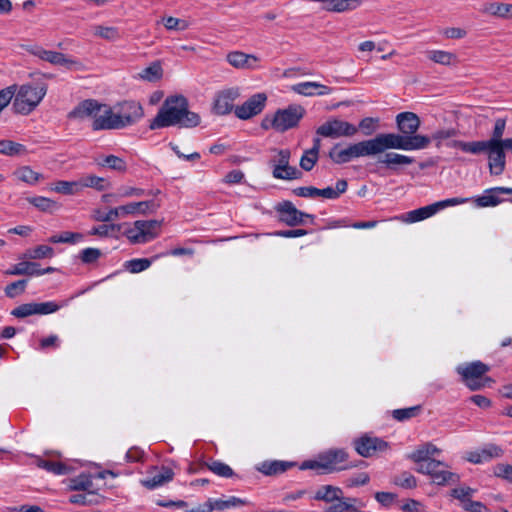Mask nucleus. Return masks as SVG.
Listing matches in <instances>:
<instances>
[{"label": "nucleus", "mask_w": 512, "mask_h": 512, "mask_svg": "<svg viewBox=\"0 0 512 512\" xmlns=\"http://www.w3.org/2000/svg\"><path fill=\"white\" fill-rule=\"evenodd\" d=\"M117 113H119L120 120H122L123 128L134 124L144 115L141 104L135 101H125L122 103Z\"/></svg>", "instance_id": "obj_17"}, {"label": "nucleus", "mask_w": 512, "mask_h": 512, "mask_svg": "<svg viewBox=\"0 0 512 512\" xmlns=\"http://www.w3.org/2000/svg\"><path fill=\"white\" fill-rule=\"evenodd\" d=\"M369 143L374 156L389 149L404 151L425 149L430 145V138L426 135L406 136L402 133H380L369 139Z\"/></svg>", "instance_id": "obj_2"}, {"label": "nucleus", "mask_w": 512, "mask_h": 512, "mask_svg": "<svg viewBox=\"0 0 512 512\" xmlns=\"http://www.w3.org/2000/svg\"><path fill=\"white\" fill-rule=\"evenodd\" d=\"M82 239H83V235L81 233L65 231V232H62L60 235L51 236L48 239V241L50 243H54V244H56V243L74 244Z\"/></svg>", "instance_id": "obj_51"}, {"label": "nucleus", "mask_w": 512, "mask_h": 512, "mask_svg": "<svg viewBox=\"0 0 512 512\" xmlns=\"http://www.w3.org/2000/svg\"><path fill=\"white\" fill-rule=\"evenodd\" d=\"M490 370V367L481 361H473L456 368L457 373L462 377V380H469L471 378H484V375Z\"/></svg>", "instance_id": "obj_21"}, {"label": "nucleus", "mask_w": 512, "mask_h": 512, "mask_svg": "<svg viewBox=\"0 0 512 512\" xmlns=\"http://www.w3.org/2000/svg\"><path fill=\"white\" fill-rule=\"evenodd\" d=\"M446 145L448 147L457 148L465 153H470L473 155L487 153V150L489 149L488 140L471 142H465L461 140H450L449 142L446 143Z\"/></svg>", "instance_id": "obj_24"}, {"label": "nucleus", "mask_w": 512, "mask_h": 512, "mask_svg": "<svg viewBox=\"0 0 512 512\" xmlns=\"http://www.w3.org/2000/svg\"><path fill=\"white\" fill-rule=\"evenodd\" d=\"M339 146V144H335L328 154L336 164H345L359 157L373 156L369 139L350 144L345 149H339Z\"/></svg>", "instance_id": "obj_6"}, {"label": "nucleus", "mask_w": 512, "mask_h": 512, "mask_svg": "<svg viewBox=\"0 0 512 512\" xmlns=\"http://www.w3.org/2000/svg\"><path fill=\"white\" fill-rule=\"evenodd\" d=\"M360 0H329L327 5H323V9L330 12L351 11L359 7Z\"/></svg>", "instance_id": "obj_33"}, {"label": "nucleus", "mask_w": 512, "mask_h": 512, "mask_svg": "<svg viewBox=\"0 0 512 512\" xmlns=\"http://www.w3.org/2000/svg\"><path fill=\"white\" fill-rule=\"evenodd\" d=\"M27 284V279H20L8 284L4 289L6 297L13 299L23 294L26 290Z\"/></svg>", "instance_id": "obj_49"}, {"label": "nucleus", "mask_w": 512, "mask_h": 512, "mask_svg": "<svg viewBox=\"0 0 512 512\" xmlns=\"http://www.w3.org/2000/svg\"><path fill=\"white\" fill-rule=\"evenodd\" d=\"M353 446L359 455L368 458L376 452L385 451L388 448V443L381 438L364 435L355 439Z\"/></svg>", "instance_id": "obj_13"}, {"label": "nucleus", "mask_w": 512, "mask_h": 512, "mask_svg": "<svg viewBox=\"0 0 512 512\" xmlns=\"http://www.w3.org/2000/svg\"><path fill=\"white\" fill-rule=\"evenodd\" d=\"M430 477L437 485H445L447 483H456L459 481V476L457 474L440 468L431 473Z\"/></svg>", "instance_id": "obj_43"}, {"label": "nucleus", "mask_w": 512, "mask_h": 512, "mask_svg": "<svg viewBox=\"0 0 512 512\" xmlns=\"http://www.w3.org/2000/svg\"><path fill=\"white\" fill-rule=\"evenodd\" d=\"M93 487L92 479L87 475H80L71 480L70 488L74 491H89Z\"/></svg>", "instance_id": "obj_60"}, {"label": "nucleus", "mask_w": 512, "mask_h": 512, "mask_svg": "<svg viewBox=\"0 0 512 512\" xmlns=\"http://www.w3.org/2000/svg\"><path fill=\"white\" fill-rule=\"evenodd\" d=\"M476 206L478 207H494L503 202L499 193L488 192V189L484 191V194L474 199Z\"/></svg>", "instance_id": "obj_42"}, {"label": "nucleus", "mask_w": 512, "mask_h": 512, "mask_svg": "<svg viewBox=\"0 0 512 512\" xmlns=\"http://www.w3.org/2000/svg\"><path fill=\"white\" fill-rule=\"evenodd\" d=\"M213 503H214L213 507H215V510L224 511L229 508L243 506L246 504V501L241 498L231 496L227 500H222V499L213 500Z\"/></svg>", "instance_id": "obj_56"}, {"label": "nucleus", "mask_w": 512, "mask_h": 512, "mask_svg": "<svg viewBox=\"0 0 512 512\" xmlns=\"http://www.w3.org/2000/svg\"><path fill=\"white\" fill-rule=\"evenodd\" d=\"M481 12L484 14H489L495 17L511 19L512 18V4L506 3H486L481 8Z\"/></svg>", "instance_id": "obj_29"}, {"label": "nucleus", "mask_w": 512, "mask_h": 512, "mask_svg": "<svg viewBox=\"0 0 512 512\" xmlns=\"http://www.w3.org/2000/svg\"><path fill=\"white\" fill-rule=\"evenodd\" d=\"M295 466L294 462L281 461V460H273V461H264L257 466V470L261 473L273 476L279 475L281 473L286 472L288 469Z\"/></svg>", "instance_id": "obj_26"}, {"label": "nucleus", "mask_w": 512, "mask_h": 512, "mask_svg": "<svg viewBox=\"0 0 512 512\" xmlns=\"http://www.w3.org/2000/svg\"><path fill=\"white\" fill-rule=\"evenodd\" d=\"M342 495L343 491L341 488L332 485H323L316 491L314 499L317 501L332 503L339 500Z\"/></svg>", "instance_id": "obj_31"}, {"label": "nucleus", "mask_w": 512, "mask_h": 512, "mask_svg": "<svg viewBox=\"0 0 512 512\" xmlns=\"http://www.w3.org/2000/svg\"><path fill=\"white\" fill-rule=\"evenodd\" d=\"M459 134V130L455 128H443L438 129L432 133L429 137L430 142L433 140L436 143V147H441L443 141L450 140Z\"/></svg>", "instance_id": "obj_45"}, {"label": "nucleus", "mask_w": 512, "mask_h": 512, "mask_svg": "<svg viewBox=\"0 0 512 512\" xmlns=\"http://www.w3.org/2000/svg\"><path fill=\"white\" fill-rule=\"evenodd\" d=\"M69 501L73 504L79 505H93L99 502L98 496L90 490L86 491V493H79L70 496Z\"/></svg>", "instance_id": "obj_53"}, {"label": "nucleus", "mask_w": 512, "mask_h": 512, "mask_svg": "<svg viewBox=\"0 0 512 512\" xmlns=\"http://www.w3.org/2000/svg\"><path fill=\"white\" fill-rule=\"evenodd\" d=\"M124 224H102L96 227H93L88 234L92 236L99 237H118V234L121 232Z\"/></svg>", "instance_id": "obj_35"}, {"label": "nucleus", "mask_w": 512, "mask_h": 512, "mask_svg": "<svg viewBox=\"0 0 512 512\" xmlns=\"http://www.w3.org/2000/svg\"><path fill=\"white\" fill-rule=\"evenodd\" d=\"M93 34L110 42L118 41L122 37L120 30L114 26L95 25L93 27Z\"/></svg>", "instance_id": "obj_34"}, {"label": "nucleus", "mask_w": 512, "mask_h": 512, "mask_svg": "<svg viewBox=\"0 0 512 512\" xmlns=\"http://www.w3.org/2000/svg\"><path fill=\"white\" fill-rule=\"evenodd\" d=\"M53 190L64 195H73L81 191L80 181H58L55 183Z\"/></svg>", "instance_id": "obj_47"}, {"label": "nucleus", "mask_w": 512, "mask_h": 512, "mask_svg": "<svg viewBox=\"0 0 512 512\" xmlns=\"http://www.w3.org/2000/svg\"><path fill=\"white\" fill-rule=\"evenodd\" d=\"M272 175L276 179L281 180H297L301 179L303 173L294 166H283L275 167L272 171Z\"/></svg>", "instance_id": "obj_36"}, {"label": "nucleus", "mask_w": 512, "mask_h": 512, "mask_svg": "<svg viewBox=\"0 0 512 512\" xmlns=\"http://www.w3.org/2000/svg\"><path fill=\"white\" fill-rule=\"evenodd\" d=\"M436 205L430 204L412 211H409L401 216L397 217V219L406 222V223H415L418 221L425 220L434 214H436Z\"/></svg>", "instance_id": "obj_28"}, {"label": "nucleus", "mask_w": 512, "mask_h": 512, "mask_svg": "<svg viewBox=\"0 0 512 512\" xmlns=\"http://www.w3.org/2000/svg\"><path fill=\"white\" fill-rule=\"evenodd\" d=\"M505 127L506 120L504 118L496 119L491 138L488 139L489 144H498L504 141L502 137L505 131Z\"/></svg>", "instance_id": "obj_59"}, {"label": "nucleus", "mask_w": 512, "mask_h": 512, "mask_svg": "<svg viewBox=\"0 0 512 512\" xmlns=\"http://www.w3.org/2000/svg\"><path fill=\"white\" fill-rule=\"evenodd\" d=\"M355 498H344L343 495L339 500L332 502L333 504L329 506L326 512H347L348 509H351L352 502H356Z\"/></svg>", "instance_id": "obj_61"}, {"label": "nucleus", "mask_w": 512, "mask_h": 512, "mask_svg": "<svg viewBox=\"0 0 512 512\" xmlns=\"http://www.w3.org/2000/svg\"><path fill=\"white\" fill-rule=\"evenodd\" d=\"M38 466L55 475H67L72 471V468L69 465L50 460L40 459L38 461Z\"/></svg>", "instance_id": "obj_38"}, {"label": "nucleus", "mask_w": 512, "mask_h": 512, "mask_svg": "<svg viewBox=\"0 0 512 512\" xmlns=\"http://www.w3.org/2000/svg\"><path fill=\"white\" fill-rule=\"evenodd\" d=\"M487 153L490 173L496 176L501 175L506 167L505 148L501 143L489 144V149L487 150Z\"/></svg>", "instance_id": "obj_16"}, {"label": "nucleus", "mask_w": 512, "mask_h": 512, "mask_svg": "<svg viewBox=\"0 0 512 512\" xmlns=\"http://www.w3.org/2000/svg\"><path fill=\"white\" fill-rule=\"evenodd\" d=\"M66 303L57 304L54 301L34 303L35 315H47L51 313L57 312L60 308H62Z\"/></svg>", "instance_id": "obj_55"}, {"label": "nucleus", "mask_w": 512, "mask_h": 512, "mask_svg": "<svg viewBox=\"0 0 512 512\" xmlns=\"http://www.w3.org/2000/svg\"><path fill=\"white\" fill-rule=\"evenodd\" d=\"M102 110V104L94 99H87L79 103L71 112L68 114L70 119L83 120L88 117L96 118L97 113Z\"/></svg>", "instance_id": "obj_19"}, {"label": "nucleus", "mask_w": 512, "mask_h": 512, "mask_svg": "<svg viewBox=\"0 0 512 512\" xmlns=\"http://www.w3.org/2000/svg\"><path fill=\"white\" fill-rule=\"evenodd\" d=\"M358 132V128L344 120L336 117L329 118L316 129V134L325 138L353 137Z\"/></svg>", "instance_id": "obj_9"}, {"label": "nucleus", "mask_w": 512, "mask_h": 512, "mask_svg": "<svg viewBox=\"0 0 512 512\" xmlns=\"http://www.w3.org/2000/svg\"><path fill=\"white\" fill-rule=\"evenodd\" d=\"M15 174L17 175L19 180L26 182L28 184H35L42 178V175L40 173L33 171L28 166H23L19 168L15 172Z\"/></svg>", "instance_id": "obj_50"}, {"label": "nucleus", "mask_w": 512, "mask_h": 512, "mask_svg": "<svg viewBox=\"0 0 512 512\" xmlns=\"http://www.w3.org/2000/svg\"><path fill=\"white\" fill-rule=\"evenodd\" d=\"M25 50L40 60L46 61L52 65L63 66L70 71H81L84 68L81 61L61 52L46 50L36 44L25 46Z\"/></svg>", "instance_id": "obj_5"}, {"label": "nucleus", "mask_w": 512, "mask_h": 512, "mask_svg": "<svg viewBox=\"0 0 512 512\" xmlns=\"http://www.w3.org/2000/svg\"><path fill=\"white\" fill-rule=\"evenodd\" d=\"M377 164L385 166L387 169L396 171L398 166L410 165L414 162V158L402 155L396 152H384L378 154Z\"/></svg>", "instance_id": "obj_20"}, {"label": "nucleus", "mask_w": 512, "mask_h": 512, "mask_svg": "<svg viewBox=\"0 0 512 512\" xmlns=\"http://www.w3.org/2000/svg\"><path fill=\"white\" fill-rule=\"evenodd\" d=\"M266 101L267 96L265 93H256L242 105L236 106L234 113L239 119L248 120L263 111Z\"/></svg>", "instance_id": "obj_12"}, {"label": "nucleus", "mask_w": 512, "mask_h": 512, "mask_svg": "<svg viewBox=\"0 0 512 512\" xmlns=\"http://www.w3.org/2000/svg\"><path fill=\"white\" fill-rule=\"evenodd\" d=\"M240 96L238 87H230L219 91L214 100V111L219 115L229 114L234 108L233 102Z\"/></svg>", "instance_id": "obj_15"}, {"label": "nucleus", "mask_w": 512, "mask_h": 512, "mask_svg": "<svg viewBox=\"0 0 512 512\" xmlns=\"http://www.w3.org/2000/svg\"><path fill=\"white\" fill-rule=\"evenodd\" d=\"M479 452L484 462L490 461L494 458H500L504 454L503 449L495 444H488L479 450Z\"/></svg>", "instance_id": "obj_57"}, {"label": "nucleus", "mask_w": 512, "mask_h": 512, "mask_svg": "<svg viewBox=\"0 0 512 512\" xmlns=\"http://www.w3.org/2000/svg\"><path fill=\"white\" fill-rule=\"evenodd\" d=\"M39 263L35 261H21L17 264L12 265L10 268L5 270L3 273L6 276H37Z\"/></svg>", "instance_id": "obj_27"}, {"label": "nucleus", "mask_w": 512, "mask_h": 512, "mask_svg": "<svg viewBox=\"0 0 512 512\" xmlns=\"http://www.w3.org/2000/svg\"><path fill=\"white\" fill-rule=\"evenodd\" d=\"M152 471H158L151 478L141 480V484L147 489H154L156 487L162 486L163 484L171 481L174 477V472L171 468L167 466H162L160 469L156 466L151 467Z\"/></svg>", "instance_id": "obj_23"}, {"label": "nucleus", "mask_w": 512, "mask_h": 512, "mask_svg": "<svg viewBox=\"0 0 512 512\" xmlns=\"http://www.w3.org/2000/svg\"><path fill=\"white\" fill-rule=\"evenodd\" d=\"M279 220L288 226H297L305 223V218L313 221L314 215L298 210L291 201H283L275 206Z\"/></svg>", "instance_id": "obj_11"}, {"label": "nucleus", "mask_w": 512, "mask_h": 512, "mask_svg": "<svg viewBox=\"0 0 512 512\" xmlns=\"http://www.w3.org/2000/svg\"><path fill=\"white\" fill-rule=\"evenodd\" d=\"M200 123V116L188 109V101L182 95L168 96L161 105L157 115L150 122L151 130L180 126L193 128Z\"/></svg>", "instance_id": "obj_1"}, {"label": "nucleus", "mask_w": 512, "mask_h": 512, "mask_svg": "<svg viewBox=\"0 0 512 512\" xmlns=\"http://www.w3.org/2000/svg\"><path fill=\"white\" fill-rule=\"evenodd\" d=\"M396 124L400 133L406 136H416L421 121L413 112H401L396 116Z\"/></svg>", "instance_id": "obj_18"}, {"label": "nucleus", "mask_w": 512, "mask_h": 512, "mask_svg": "<svg viewBox=\"0 0 512 512\" xmlns=\"http://www.w3.org/2000/svg\"><path fill=\"white\" fill-rule=\"evenodd\" d=\"M348 183L346 180L341 179L336 182L335 188L326 187L324 189L318 188L317 197H323L326 199H337L339 196L346 192Z\"/></svg>", "instance_id": "obj_37"}, {"label": "nucleus", "mask_w": 512, "mask_h": 512, "mask_svg": "<svg viewBox=\"0 0 512 512\" xmlns=\"http://www.w3.org/2000/svg\"><path fill=\"white\" fill-rule=\"evenodd\" d=\"M204 466L207 467L211 472H213L217 476L224 477V478H231L234 476L233 469L229 465H227L219 460L211 459V460L205 462Z\"/></svg>", "instance_id": "obj_40"}, {"label": "nucleus", "mask_w": 512, "mask_h": 512, "mask_svg": "<svg viewBox=\"0 0 512 512\" xmlns=\"http://www.w3.org/2000/svg\"><path fill=\"white\" fill-rule=\"evenodd\" d=\"M421 410L422 406L416 405L408 408L395 409L392 415L395 420L402 422L418 416Z\"/></svg>", "instance_id": "obj_48"}, {"label": "nucleus", "mask_w": 512, "mask_h": 512, "mask_svg": "<svg viewBox=\"0 0 512 512\" xmlns=\"http://www.w3.org/2000/svg\"><path fill=\"white\" fill-rule=\"evenodd\" d=\"M94 161L99 167H107L117 172H125L127 170L125 160L115 155H101L96 157Z\"/></svg>", "instance_id": "obj_30"}, {"label": "nucleus", "mask_w": 512, "mask_h": 512, "mask_svg": "<svg viewBox=\"0 0 512 512\" xmlns=\"http://www.w3.org/2000/svg\"><path fill=\"white\" fill-rule=\"evenodd\" d=\"M320 456L321 473H332L357 467V463L348 462L349 454L344 449H329Z\"/></svg>", "instance_id": "obj_8"}, {"label": "nucleus", "mask_w": 512, "mask_h": 512, "mask_svg": "<svg viewBox=\"0 0 512 512\" xmlns=\"http://www.w3.org/2000/svg\"><path fill=\"white\" fill-rule=\"evenodd\" d=\"M160 207V204L155 200L132 202L116 208L110 209L108 212H103L99 209L94 210L93 219L99 222H111L121 216L155 213Z\"/></svg>", "instance_id": "obj_4"}, {"label": "nucleus", "mask_w": 512, "mask_h": 512, "mask_svg": "<svg viewBox=\"0 0 512 512\" xmlns=\"http://www.w3.org/2000/svg\"><path fill=\"white\" fill-rule=\"evenodd\" d=\"M228 63L237 69H255L259 58L253 54L233 51L227 54Z\"/></svg>", "instance_id": "obj_22"}, {"label": "nucleus", "mask_w": 512, "mask_h": 512, "mask_svg": "<svg viewBox=\"0 0 512 512\" xmlns=\"http://www.w3.org/2000/svg\"><path fill=\"white\" fill-rule=\"evenodd\" d=\"M93 130H112L123 128L122 120H120L119 113L113 112V110L107 105L102 104V110L97 113L96 118L92 123Z\"/></svg>", "instance_id": "obj_14"}, {"label": "nucleus", "mask_w": 512, "mask_h": 512, "mask_svg": "<svg viewBox=\"0 0 512 512\" xmlns=\"http://www.w3.org/2000/svg\"><path fill=\"white\" fill-rule=\"evenodd\" d=\"M161 222L157 220H137L133 227L126 228L122 233L133 243H146L157 237Z\"/></svg>", "instance_id": "obj_7"}, {"label": "nucleus", "mask_w": 512, "mask_h": 512, "mask_svg": "<svg viewBox=\"0 0 512 512\" xmlns=\"http://www.w3.org/2000/svg\"><path fill=\"white\" fill-rule=\"evenodd\" d=\"M27 200L30 204L43 212L52 211L57 207V203L55 201L43 196L30 197Z\"/></svg>", "instance_id": "obj_52"}, {"label": "nucleus", "mask_w": 512, "mask_h": 512, "mask_svg": "<svg viewBox=\"0 0 512 512\" xmlns=\"http://www.w3.org/2000/svg\"><path fill=\"white\" fill-rule=\"evenodd\" d=\"M54 256V249L48 245H38L36 247L26 250V252L19 257V259L39 260L45 258H52Z\"/></svg>", "instance_id": "obj_32"}, {"label": "nucleus", "mask_w": 512, "mask_h": 512, "mask_svg": "<svg viewBox=\"0 0 512 512\" xmlns=\"http://www.w3.org/2000/svg\"><path fill=\"white\" fill-rule=\"evenodd\" d=\"M393 483L401 488L412 489L417 486L416 478L407 471L402 472L399 475H396L393 478Z\"/></svg>", "instance_id": "obj_54"}, {"label": "nucleus", "mask_w": 512, "mask_h": 512, "mask_svg": "<svg viewBox=\"0 0 512 512\" xmlns=\"http://www.w3.org/2000/svg\"><path fill=\"white\" fill-rule=\"evenodd\" d=\"M15 88L16 86L13 85ZM47 92L46 83L24 84L17 93L14 92L13 109L16 113L27 115L32 112L42 101Z\"/></svg>", "instance_id": "obj_3"}, {"label": "nucleus", "mask_w": 512, "mask_h": 512, "mask_svg": "<svg viewBox=\"0 0 512 512\" xmlns=\"http://www.w3.org/2000/svg\"><path fill=\"white\" fill-rule=\"evenodd\" d=\"M163 69L159 62H153L150 66L146 67L139 74L140 78L149 82H155L161 79Z\"/></svg>", "instance_id": "obj_46"}, {"label": "nucleus", "mask_w": 512, "mask_h": 512, "mask_svg": "<svg viewBox=\"0 0 512 512\" xmlns=\"http://www.w3.org/2000/svg\"><path fill=\"white\" fill-rule=\"evenodd\" d=\"M102 255L98 248H85L80 253V259L84 264L95 263Z\"/></svg>", "instance_id": "obj_63"}, {"label": "nucleus", "mask_w": 512, "mask_h": 512, "mask_svg": "<svg viewBox=\"0 0 512 512\" xmlns=\"http://www.w3.org/2000/svg\"><path fill=\"white\" fill-rule=\"evenodd\" d=\"M428 57L430 60L434 61L435 63H439L442 65H452L456 62L457 57L455 54L442 51V50H433L428 53Z\"/></svg>", "instance_id": "obj_44"}, {"label": "nucleus", "mask_w": 512, "mask_h": 512, "mask_svg": "<svg viewBox=\"0 0 512 512\" xmlns=\"http://www.w3.org/2000/svg\"><path fill=\"white\" fill-rule=\"evenodd\" d=\"M80 181V189L82 190L83 188H94L98 191H103L105 189H107V187L109 186L108 182L102 178V177H98L96 175H87V176H84V177H81L79 179Z\"/></svg>", "instance_id": "obj_41"}, {"label": "nucleus", "mask_w": 512, "mask_h": 512, "mask_svg": "<svg viewBox=\"0 0 512 512\" xmlns=\"http://www.w3.org/2000/svg\"><path fill=\"white\" fill-rule=\"evenodd\" d=\"M305 113V108L298 104H291L285 109H278L274 114L277 132L283 133L297 127Z\"/></svg>", "instance_id": "obj_10"}, {"label": "nucleus", "mask_w": 512, "mask_h": 512, "mask_svg": "<svg viewBox=\"0 0 512 512\" xmlns=\"http://www.w3.org/2000/svg\"><path fill=\"white\" fill-rule=\"evenodd\" d=\"M493 473L496 477L507 480L512 483V465L505 463H498L494 469Z\"/></svg>", "instance_id": "obj_64"}, {"label": "nucleus", "mask_w": 512, "mask_h": 512, "mask_svg": "<svg viewBox=\"0 0 512 512\" xmlns=\"http://www.w3.org/2000/svg\"><path fill=\"white\" fill-rule=\"evenodd\" d=\"M292 90L300 95H327L331 92V88L317 82H301L292 86Z\"/></svg>", "instance_id": "obj_25"}, {"label": "nucleus", "mask_w": 512, "mask_h": 512, "mask_svg": "<svg viewBox=\"0 0 512 512\" xmlns=\"http://www.w3.org/2000/svg\"><path fill=\"white\" fill-rule=\"evenodd\" d=\"M161 22L167 30L183 31L188 28V23L185 20L175 18L172 16L163 17Z\"/></svg>", "instance_id": "obj_62"}, {"label": "nucleus", "mask_w": 512, "mask_h": 512, "mask_svg": "<svg viewBox=\"0 0 512 512\" xmlns=\"http://www.w3.org/2000/svg\"><path fill=\"white\" fill-rule=\"evenodd\" d=\"M0 154L6 156L25 155L27 149L20 143L11 140H0Z\"/></svg>", "instance_id": "obj_39"}, {"label": "nucleus", "mask_w": 512, "mask_h": 512, "mask_svg": "<svg viewBox=\"0 0 512 512\" xmlns=\"http://www.w3.org/2000/svg\"><path fill=\"white\" fill-rule=\"evenodd\" d=\"M152 261L147 258L132 259L125 263L126 269L131 273H140L148 269Z\"/></svg>", "instance_id": "obj_58"}]
</instances>
